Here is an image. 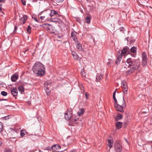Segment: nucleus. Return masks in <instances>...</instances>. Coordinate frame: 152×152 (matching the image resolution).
<instances>
[{
    "instance_id": "c03bdc74",
    "label": "nucleus",
    "mask_w": 152,
    "mask_h": 152,
    "mask_svg": "<svg viewBox=\"0 0 152 152\" xmlns=\"http://www.w3.org/2000/svg\"><path fill=\"white\" fill-rule=\"evenodd\" d=\"M72 37L74 41H76V40H77V39L76 36H75V37Z\"/></svg>"
},
{
    "instance_id": "20e7f679",
    "label": "nucleus",
    "mask_w": 152,
    "mask_h": 152,
    "mask_svg": "<svg viewBox=\"0 0 152 152\" xmlns=\"http://www.w3.org/2000/svg\"><path fill=\"white\" fill-rule=\"evenodd\" d=\"M46 12H47L48 15L49 17L50 18L51 21L53 22H55L58 19L56 18H53V16L55 15H58V12L54 10H50V9L46 10Z\"/></svg>"
},
{
    "instance_id": "c756f323",
    "label": "nucleus",
    "mask_w": 152,
    "mask_h": 152,
    "mask_svg": "<svg viewBox=\"0 0 152 152\" xmlns=\"http://www.w3.org/2000/svg\"><path fill=\"white\" fill-rule=\"evenodd\" d=\"M51 83V82L50 81H46L44 84V86H48Z\"/></svg>"
},
{
    "instance_id": "f704fd0d",
    "label": "nucleus",
    "mask_w": 152,
    "mask_h": 152,
    "mask_svg": "<svg viewBox=\"0 0 152 152\" xmlns=\"http://www.w3.org/2000/svg\"><path fill=\"white\" fill-rule=\"evenodd\" d=\"M3 128V126L2 124L0 122V132L2 131Z\"/></svg>"
},
{
    "instance_id": "603ef678",
    "label": "nucleus",
    "mask_w": 152,
    "mask_h": 152,
    "mask_svg": "<svg viewBox=\"0 0 152 152\" xmlns=\"http://www.w3.org/2000/svg\"><path fill=\"white\" fill-rule=\"evenodd\" d=\"M124 126H125V127H126L127 125V123H124Z\"/></svg>"
},
{
    "instance_id": "f3484780",
    "label": "nucleus",
    "mask_w": 152,
    "mask_h": 152,
    "mask_svg": "<svg viewBox=\"0 0 152 152\" xmlns=\"http://www.w3.org/2000/svg\"><path fill=\"white\" fill-rule=\"evenodd\" d=\"M85 112L84 109L81 108L77 112V115L79 116H80L83 114Z\"/></svg>"
},
{
    "instance_id": "2eb2a0df",
    "label": "nucleus",
    "mask_w": 152,
    "mask_h": 152,
    "mask_svg": "<svg viewBox=\"0 0 152 152\" xmlns=\"http://www.w3.org/2000/svg\"><path fill=\"white\" fill-rule=\"evenodd\" d=\"M28 18V17L26 15H24L22 18H20V22H22L23 24H25L26 22V21Z\"/></svg>"
},
{
    "instance_id": "de8ad7c7",
    "label": "nucleus",
    "mask_w": 152,
    "mask_h": 152,
    "mask_svg": "<svg viewBox=\"0 0 152 152\" xmlns=\"http://www.w3.org/2000/svg\"><path fill=\"white\" fill-rule=\"evenodd\" d=\"M44 87H45V90H47L48 89H48V86H44Z\"/></svg>"
},
{
    "instance_id": "0e129e2a",
    "label": "nucleus",
    "mask_w": 152,
    "mask_h": 152,
    "mask_svg": "<svg viewBox=\"0 0 152 152\" xmlns=\"http://www.w3.org/2000/svg\"><path fill=\"white\" fill-rule=\"evenodd\" d=\"M42 14H43L42 15L45 16V14L44 13H42Z\"/></svg>"
},
{
    "instance_id": "3c124183",
    "label": "nucleus",
    "mask_w": 152,
    "mask_h": 152,
    "mask_svg": "<svg viewBox=\"0 0 152 152\" xmlns=\"http://www.w3.org/2000/svg\"><path fill=\"white\" fill-rule=\"evenodd\" d=\"M70 152H77V151L76 150H73Z\"/></svg>"
},
{
    "instance_id": "9b49d317",
    "label": "nucleus",
    "mask_w": 152,
    "mask_h": 152,
    "mask_svg": "<svg viewBox=\"0 0 152 152\" xmlns=\"http://www.w3.org/2000/svg\"><path fill=\"white\" fill-rule=\"evenodd\" d=\"M51 148L52 149V152H55L56 150L60 149L61 148V147L58 144H55L52 145Z\"/></svg>"
},
{
    "instance_id": "e433bc0d",
    "label": "nucleus",
    "mask_w": 152,
    "mask_h": 152,
    "mask_svg": "<svg viewBox=\"0 0 152 152\" xmlns=\"http://www.w3.org/2000/svg\"><path fill=\"white\" fill-rule=\"evenodd\" d=\"M29 50V49L28 48L24 50L23 51V52L24 53V54H28V51Z\"/></svg>"
},
{
    "instance_id": "338daca9",
    "label": "nucleus",
    "mask_w": 152,
    "mask_h": 152,
    "mask_svg": "<svg viewBox=\"0 0 152 152\" xmlns=\"http://www.w3.org/2000/svg\"><path fill=\"white\" fill-rule=\"evenodd\" d=\"M126 142H127V143H128V141H127V139H126Z\"/></svg>"
},
{
    "instance_id": "864d4df0",
    "label": "nucleus",
    "mask_w": 152,
    "mask_h": 152,
    "mask_svg": "<svg viewBox=\"0 0 152 152\" xmlns=\"http://www.w3.org/2000/svg\"><path fill=\"white\" fill-rule=\"evenodd\" d=\"M129 37H128L127 38H126L125 39V40H126L128 42H129V40H128Z\"/></svg>"
},
{
    "instance_id": "09e8293b",
    "label": "nucleus",
    "mask_w": 152,
    "mask_h": 152,
    "mask_svg": "<svg viewBox=\"0 0 152 152\" xmlns=\"http://www.w3.org/2000/svg\"><path fill=\"white\" fill-rule=\"evenodd\" d=\"M115 94H116V91H115L113 93V97L115 96Z\"/></svg>"
},
{
    "instance_id": "c85d7f7f",
    "label": "nucleus",
    "mask_w": 152,
    "mask_h": 152,
    "mask_svg": "<svg viewBox=\"0 0 152 152\" xmlns=\"http://www.w3.org/2000/svg\"><path fill=\"white\" fill-rule=\"evenodd\" d=\"M77 32L75 31H72L71 33V37H75L77 34Z\"/></svg>"
},
{
    "instance_id": "e2e57ef3",
    "label": "nucleus",
    "mask_w": 152,
    "mask_h": 152,
    "mask_svg": "<svg viewBox=\"0 0 152 152\" xmlns=\"http://www.w3.org/2000/svg\"><path fill=\"white\" fill-rule=\"evenodd\" d=\"M78 1L79 2H81L82 1V0H78Z\"/></svg>"
},
{
    "instance_id": "39448f33",
    "label": "nucleus",
    "mask_w": 152,
    "mask_h": 152,
    "mask_svg": "<svg viewBox=\"0 0 152 152\" xmlns=\"http://www.w3.org/2000/svg\"><path fill=\"white\" fill-rule=\"evenodd\" d=\"M122 145L120 140H118L115 142L114 150L115 152H121Z\"/></svg>"
},
{
    "instance_id": "f257e3e1",
    "label": "nucleus",
    "mask_w": 152,
    "mask_h": 152,
    "mask_svg": "<svg viewBox=\"0 0 152 152\" xmlns=\"http://www.w3.org/2000/svg\"><path fill=\"white\" fill-rule=\"evenodd\" d=\"M126 65L129 69L126 72L127 75H129L137 70L140 66V62L137 59H134L132 58H128L126 61Z\"/></svg>"
},
{
    "instance_id": "a211bd4d",
    "label": "nucleus",
    "mask_w": 152,
    "mask_h": 152,
    "mask_svg": "<svg viewBox=\"0 0 152 152\" xmlns=\"http://www.w3.org/2000/svg\"><path fill=\"white\" fill-rule=\"evenodd\" d=\"M123 115L120 113L118 114L117 115L115 118V120L116 121H118V120L122 119L123 118Z\"/></svg>"
},
{
    "instance_id": "7ed1b4c3",
    "label": "nucleus",
    "mask_w": 152,
    "mask_h": 152,
    "mask_svg": "<svg viewBox=\"0 0 152 152\" xmlns=\"http://www.w3.org/2000/svg\"><path fill=\"white\" fill-rule=\"evenodd\" d=\"M122 102L121 103H120L121 105H119L118 104H115L114 105V106L117 111H120L121 113H123L124 112L123 108L126 106L124 96L123 97Z\"/></svg>"
},
{
    "instance_id": "6ab92c4d",
    "label": "nucleus",
    "mask_w": 152,
    "mask_h": 152,
    "mask_svg": "<svg viewBox=\"0 0 152 152\" xmlns=\"http://www.w3.org/2000/svg\"><path fill=\"white\" fill-rule=\"evenodd\" d=\"M122 123L121 122H118L116 124V128L118 129H120L122 126Z\"/></svg>"
},
{
    "instance_id": "8fccbe9b",
    "label": "nucleus",
    "mask_w": 152,
    "mask_h": 152,
    "mask_svg": "<svg viewBox=\"0 0 152 152\" xmlns=\"http://www.w3.org/2000/svg\"><path fill=\"white\" fill-rule=\"evenodd\" d=\"M64 0H57V2H62L64 1Z\"/></svg>"
},
{
    "instance_id": "a19ab883",
    "label": "nucleus",
    "mask_w": 152,
    "mask_h": 152,
    "mask_svg": "<svg viewBox=\"0 0 152 152\" xmlns=\"http://www.w3.org/2000/svg\"><path fill=\"white\" fill-rule=\"evenodd\" d=\"M21 2L22 4L23 5H26V1L24 0H21Z\"/></svg>"
},
{
    "instance_id": "c9c22d12",
    "label": "nucleus",
    "mask_w": 152,
    "mask_h": 152,
    "mask_svg": "<svg viewBox=\"0 0 152 152\" xmlns=\"http://www.w3.org/2000/svg\"><path fill=\"white\" fill-rule=\"evenodd\" d=\"M46 92L48 96L50 94V91L49 89H48L47 90H46Z\"/></svg>"
},
{
    "instance_id": "473e14b6",
    "label": "nucleus",
    "mask_w": 152,
    "mask_h": 152,
    "mask_svg": "<svg viewBox=\"0 0 152 152\" xmlns=\"http://www.w3.org/2000/svg\"><path fill=\"white\" fill-rule=\"evenodd\" d=\"M113 99L114 100L115 103H114V105L115 104H118V102L117 99L115 98V96L113 97Z\"/></svg>"
},
{
    "instance_id": "423d86ee",
    "label": "nucleus",
    "mask_w": 152,
    "mask_h": 152,
    "mask_svg": "<svg viewBox=\"0 0 152 152\" xmlns=\"http://www.w3.org/2000/svg\"><path fill=\"white\" fill-rule=\"evenodd\" d=\"M72 113V109H68L65 114V119L67 120H69L71 118Z\"/></svg>"
},
{
    "instance_id": "aec40b11",
    "label": "nucleus",
    "mask_w": 152,
    "mask_h": 152,
    "mask_svg": "<svg viewBox=\"0 0 152 152\" xmlns=\"http://www.w3.org/2000/svg\"><path fill=\"white\" fill-rule=\"evenodd\" d=\"M74 58L75 59L78 60V56L77 53L74 51H72L71 53Z\"/></svg>"
},
{
    "instance_id": "ea45409f",
    "label": "nucleus",
    "mask_w": 152,
    "mask_h": 152,
    "mask_svg": "<svg viewBox=\"0 0 152 152\" xmlns=\"http://www.w3.org/2000/svg\"><path fill=\"white\" fill-rule=\"evenodd\" d=\"M5 152H12V151L10 149L6 148Z\"/></svg>"
},
{
    "instance_id": "bb28decb",
    "label": "nucleus",
    "mask_w": 152,
    "mask_h": 152,
    "mask_svg": "<svg viewBox=\"0 0 152 152\" xmlns=\"http://www.w3.org/2000/svg\"><path fill=\"white\" fill-rule=\"evenodd\" d=\"M108 61H109L107 63V65L109 66H110L111 64L113 63V60L111 59H109Z\"/></svg>"
},
{
    "instance_id": "9d476101",
    "label": "nucleus",
    "mask_w": 152,
    "mask_h": 152,
    "mask_svg": "<svg viewBox=\"0 0 152 152\" xmlns=\"http://www.w3.org/2000/svg\"><path fill=\"white\" fill-rule=\"evenodd\" d=\"M120 52V54H121L122 56L123 55H125L128 52V53H129L130 52L129 48V47L127 46L125 47L124 48L122 51H119V53Z\"/></svg>"
},
{
    "instance_id": "5701e85b",
    "label": "nucleus",
    "mask_w": 152,
    "mask_h": 152,
    "mask_svg": "<svg viewBox=\"0 0 152 152\" xmlns=\"http://www.w3.org/2000/svg\"><path fill=\"white\" fill-rule=\"evenodd\" d=\"M76 47L79 51L83 50L81 44L78 42L77 43Z\"/></svg>"
},
{
    "instance_id": "393cba45",
    "label": "nucleus",
    "mask_w": 152,
    "mask_h": 152,
    "mask_svg": "<svg viewBox=\"0 0 152 152\" xmlns=\"http://www.w3.org/2000/svg\"><path fill=\"white\" fill-rule=\"evenodd\" d=\"M46 26H47L46 28L47 29V30H50V29L52 28V26L50 24H45Z\"/></svg>"
},
{
    "instance_id": "4468645a",
    "label": "nucleus",
    "mask_w": 152,
    "mask_h": 152,
    "mask_svg": "<svg viewBox=\"0 0 152 152\" xmlns=\"http://www.w3.org/2000/svg\"><path fill=\"white\" fill-rule=\"evenodd\" d=\"M11 92L13 96H15L17 95L18 91L16 88H12L11 90Z\"/></svg>"
},
{
    "instance_id": "4c0bfd02",
    "label": "nucleus",
    "mask_w": 152,
    "mask_h": 152,
    "mask_svg": "<svg viewBox=\"0 0 152 152\" xmlns=\"http://www.w3.org/2000/svg\"><path fill=\"white\" fill-rule=\"evenodd\" d=\"M85 96L86 99H88L89 94L88 92H86L85 93Z\"/></svg>"
},
{
    "instance_id": "a18cd8bd",
    "label": "nucleus",
    "mask_w": 152,
    "mask_h": 152,
    "mask_svg": "<svg viewBox=\"0 0 152 152\" xmlns=\"http://www.w3.org/2000/svg\"><path fill=\"white\" fill-rule=\"evenodd\" d=\"M17 29V27L16 26H15L14 28V32H16Z\"/></svg>"
},
{
    "instance_id": "4d7b16f0",
    "label": "nucleus",
    "mask_w": 152,
    "mask_h": 152,
    "mask_svg": "<svg viewBox=\"0 0 152 152\" xmlns=\"http://www.w3.org/2000/svg\"><path fill=\"white\" fill-rule=\"evenodd\" d=\"M77 119H78V118H75V120H74V122H76L77 120Z\"/></svg>"
},
{
    "instance_id": "58836bf2",
    "label": "nucleus",
    "mask_w": 152,
    "mask_h": 152,
    "mask_svg": "<svg viewBox=\"0 0 152 152\" xmlns=\"http://www.w3.org/2000/svg\"><path fill=\"white\" fill-rule=\"evenodd\" d=\"M76 21L77 22L79 23H80L81 22V20L79 18H77L76 19Z\"/></svg>"
},
{
    "instance_id": "ddd939ff",
    "label": "nucleus",
    "mask_w": 152,
    "mask_h": 152,
    "mask_svg": "<svg viewBox=\"0 0 152 152\" xmlns=\"http://www.w3.org/2000/svg\"><path fill=\"white\" fill-rule=\"evenodd\" d=\"M113 139H110L107 140V145L109 148L108 151H110V148L112 147L113 144Z\"/></svg>"
},
{
    "instance_id": "2f4dec72",
    "label": "nucleus",
    "mask_w": 152,
    "mask_h": 152,
    "mask_svg": "<svg viewBox=\"0 0 152 152\" xmlns=\"http://www.w3.org/2000/svg\"><path fill=\"white\" fill-rule=\"evenodd\" d=\"M1 94L3 96H5L7 95V92L3 91L1 92Z\"/></svg>"
},
{
    "instance_id": "49530a36",
    "label": "nucleus",
    "mask_w": 152,
    "mask_h": 152,
    "mask_svg": "<svg viewBox=\"0 0 152 152\" xmlns=\"http://www.w3.org/2000/svg\"><path fill=\"white\" fill-rule=\"evenodd\" d=\"M9 116V115L7 116H5L4 117V119L5 120H7L8 119H9V118L8 117Z\"/></svg>"
},
{
    "instance_id": "4be33fe9",
    "label": "nucleus",
    "mask_w": 152,
    "mask_h": 152,
    "mask_svg": "<svg viewBox=\"0 0 152 152\" xmlns=\"http://www.w3.org/2000/svg\"><path fill=\"white\" fill-rule=\"evenodd\" d=\"M91 18V16H87L85 18L86 22L88 23H89L90 22Z\"/></svg>"
},
{
    "instance_id": "052dcab7",
    "label": "nucleus",
    "mask_w": 152,
    "mask_h": 152,
    "mask_svg": "<svg viewBox=\"0 0 152 152\" xmlns=\"http://www.w3.org/2000/svg\"><path fill=\"white\" fill-rule=\"evenodd\" d=\"M2 101H4V100H7V99H2Z\"/></svg>"
},
{
    "instance_id": "6e6552de",
    "label": "nucleus",
    "mask_w": 152,
    "mask_h": 152,
    "mask_svg": "<svg viewBox=\"0 0 152 152\" xmlns=\"http://www.w3.org/2000/svg\"><path fill=\"white\" fill-rule=\"evenodd\" d=\"M42 13H44L45 14V16L42 15L40 17V19L43 20H48L49 18V17L48 15L47 12H46V10H44L40 12L39 14V15H42Z\"/></svg>"
},
{
    "instance_id": "69168bd1",
    "label": "nucleus",
    "mask_w": 152,
    "mask_h": 152,
    "mask_svg": "<svg viewBox=\"0 0 152 152\" xmlns=\"http://www.w3.org/2000/svg\"><path fill=\"white\" fill-rule=\"evenodd\" d=\"M2 101V99H0V101Z\"/></svg>"
},
{
    "instance_id": "f8f14e48",
    "label": "nucleus",
    "mask_w": 152,
    "mask_h": 152,
    "mask_svg": "<svg viewBox=\"0 0 152 152\" xmlns=\"http://www.w3.org/2000/svg\"><path fill=\"white\" fill-rule=\"evenodd\" d=\"M122 56L121 54H120V52H119L117 55V58L115 61L116 64H119L120 61L122 59Z\"/></svg>"
},
{
    "instance_id": "37998d69",
    "label": "nucleus",
    "mask_w": 152,
    "mask_h": 152,
    "mask_svg": "<svg viewBox=\"0 0 152 152\" xmlns=\"http://www.w3.org/2000/svg\"><path fill=\"white\" fill-rule=\"evenodd\" d=\"M51 149H52V148H51V147H47L46 148H45L44 149V150H50Z\"/></svg>"
},
{
    "instance_id": "680f3d73",
    "label": "nucleus",
    "mask_w": 152,
    "mask_h": 152,
    "mask_svg": "<svg viewBox=\"0 0 152 152\" xmlns=\"http://www.w3.org/2000/svg\"><path fill=\"white\" fill-rule=\"evenodd\" d=\"M1 10H2V8H1V7H0V12L1 11Z\"/></svg>"
},
{
    "instance_id": "79ce46f5",
    "label": "nucleus",
    "mask_w": 152,
    "mask_h": 152,
    "mask_svg": "<svg viewBox=\"0 0 152 152\" xmlns=\"http://www.w3.org/2000/svg\"><path fill=\"white\" fill-rule=\"evenodd\" d=\"M124 28L123 27H121L119 29V30H120V31L121 32H123L124 31Z\"/></svg>"
},
{
    "instance_id": "f03ea898",
    "label": "nucleus",
    "mask_w": 152,
    "mask_h": 152,
    "mask_svg": "<svg viewBox=\"0 0 152 152\" xmlns=\"http://www.w3.org/2000/svg\"><path fill=\"white\" fill-rule=\"evenodd\" d=\"M44 66L40 62H36L33 66L32 70L38 76H42L45 74Z\"/></svg>"
},
{
    "instance_id": "412c9836",
    "label": "nucleus",
    "mask_w": 152,
    "mask_h": 152,
    "mask_svg": "<svg viewBox=\"0 0 152 152\" xmlns=\"http://www.w3.org/2000/svg\"><path fill=\"white\" fill-rule=\"evenodd\" d=\"M102 76L101 74L99 75L98 74L96 76V81L97 82H98V81H99V80H101L102 79Z\"/></svg>"
},
{
    "instance_id": "cd10ccee",
    "label": "nucleus",
    "mask_w": 152,
    "mask_h": 152,
    "mask_svg": "<svg viewBox=\"0 0 152 152\" xmlns=\"http://www.w3.org/2000/svg\"><path fill=\"white\" fill-rule=\"evenodd\" d=\"M26 133V131L24 130H22L21 131L20 134L21 136L23 137L25 134V133Z\"/></svg>"
},
{
    "instance_id": "0eeeda50",
    "label": "nucleus",
    "mask_w": 152,
    "mask_h": 152,
    "mask_svg": "<svg viewBox=\"0 0 152 152\" xmlns=\"http://www.w3.org/2000/svg\"><path fill=\"white\" fill-rule=\"evenodd\" d=\"M142 65L143 66H145L147 64V55L145 52H143L142 53Z\"/></svg>"
},
{
    "instance_id": "dca6fc26",
    "label": "nucleus",
    "mask_w": 152,
    "mask_h": 152,
    "mask_svg": "<svg viewBox=\"0 0 152 152\" xmlns=\"http://www.w3.org/2000/svg\"><path fill=\"white\" fill-rule=\"evenodd\" d=\"M18 76L17 75L14 74L11 77V80L12 82H15L18 79Z\"/></svg>"
},
{
    "instance_id": "6e6d98bb",
    "label": "nucleus",
    "mask_w": 152,
    "mask_h": 152,
    "mask_svg": "<svg viewBox=\"0 0 152 152\" xmlns=\"http://www.w3.org/2000/svg\"><path fill=\"white\" fill-rule=\"evenodd\" d=\"M34 20L36 21H37V22H38V20H37V18H34Z\"/></svg>"
},
{
    "instance_id": "1a4fd4ad",
    "label": "nucleus",
    "mask_w": 152,
    "mask_h": 152,
    "mask_svg": "<svg viewBox=\"0 0 152 152\" xmlns=\"http://www.w3.org/2000/svg\"><path fill=\"white\" fill-rule=\"evenodd\" d=\"M121 87L124 93L125 94H127L128 88L126 82L125 81H123L121 83Z\"/></svg>"
},
{
    "instance_id": "7c9ffc66",
    "label": "nucleus",
    "mask_w": 152,
    "mask_h": 152,
    "mask_svg": "<svg viewBox=\"0 0 152 152\" xmlns=\"http://www.w3.org/2000/svg\"><path fill=\"white\" fill-rule=\"evenodd\" d=\"M31 27L30 26H28V28L27 29V32L30 34L31 33Z\"/></svg>"
},
{
    "instance_id": "774afa93",
    "label": "nucleus",
    "mask_w": 152,
    "mask_h": 152,
    "mask_svg": "<svg viewBox=\"0 0 152 152\" xmlns=\"http://www.w3.org/2000/svg\"><path fill=\"white\" fill-rule=\"evenodd\" d=\"M150 143H151V144H152V145H152V141H151L150 142Z\"/></svg>"
},
{
    "instance_id": "5fc2aeb1",
    "label": "nucleus",
    "mask_w": 152,
    "mask_h": 152,
    "mask_svg": "<svg viewBox=\"0 0 152 152\" xmlns=\"http://www.w3.org/2000/svg\"><path fill=\"white\" fill-rule=\"evenodd\" d=\"M133 42V41L132 40H130V43L132 44V43Z\"/></svg>"
},
{
    "instance_id": "bf43d9fd",
    "label": "nucleus",
    "mask_w": 152,
    "mask_h": 152,
    "mask_svg": "<svg viewBox=\"0 0 152 152\" xmlns=\"http://www.w3.org/2000/svg\"><path fill=\"white\" fill-rule=\"evenodd\" d=\"M4 0H0V2H2L4 1Z\"/></svg>"
},
{
    "instance_id": "b1692460",
    "label": "nucleus",
    "mask_w": 152,
    "mask_h": 152,
    "mask_svg": "<svg viewBox=\"0 0 152 152\" xmlns=\"http://www.w3.org/2000/svg\"><path fill=\"white\" fill-rule=\"evenodd\" d=\"M129 51L133 53H135L136 52V48L134 47H133L130 49H129Z\"/></svg>"
},
{
    "instance_id": "13d9d810",
    "label": "nucleus",
    "mask_w": 152,
    "mask_h": 152,
    "mask_svg": "<svg viewBox=\"0 0 152 152\" xmlns=\"http://www.w3.org/2000/svg\"><path fill=\"white\" fill-rule=\"evenodd\" d=\"M2 142L1 141H0V146L2 145Z\"/></svg>"
},
{
    "instance_id": "72a5a7b5",
    "label": "nucleus",
    "mask_w": 152,
    "mask_h": 152,
    "mask_svg": "<svg viewBox=\"0 0 152 152\" xmlns=\"http://www.w3.org/2000/svg\"><path fill=\"white\" fill-rule=\"evenodd\" d=\"M81 75L83 77H86V74L85 72L84 71L81 72Z\"/></svg>"
},
{
    "instance_id": "a878e982",
    "label": "nucleus",
    "mask_w": 152,
    "mask_h": 152,
    "mask_svg": "<svg viewBox=\"0 0 152 152\" xmlns=\"http://www.w3.org/2000/svg\"><path fill=\"white\" fill-rule=\"evenodd\" d=\"M18 90L21 92H23L24 91V88L21 86H19L18 88Z\"/></svg>"
}]
</instances>
